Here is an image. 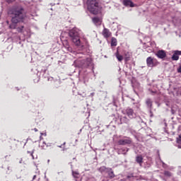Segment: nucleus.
Wrapping results in <instances>:
<instances>
[{"label": "nucleus", "mask_w": 181, "mask_h": 181, "mask_svg": "<svg viewBox=\"0 0 181 181\" xmlns=\"http://www.w3.org/2000/svg\"><path fill=\"white\" fill-rule=\"evenodd\" d=\"M34 131H35V132H37V129H34Z\"/></svg>", "instance_id": "24"}, {"label": "nucleus", "mask_w": 181, "mask_h": 181, "mask_svg": "<svg viewBox=\"0 0 181 181\" xmlns=\"http://www.w3.org/2000/svg\"><path fill=\"white\" fill-rule=\"evenodd\" d=\"M103 35L104 36V37H110V36H111V32H110V30L107 29V28H104L103 31Z\"/></svg>", "instance_id": "11"}, {"label": "nucleus", "mask_w": 181, "mask_h": 181, "mask_svg": "<svg viewBox=\"0 0 181 181\" xmlns=\"http://www.w3.org/2000/svg\"><path fill=\"white\" fill-rule=\"evenodd\" d=\"M46 146H47L46 143H45L44 141L40 143V148H41L42 149H45Z\"/></svg>", "instance_id": "17"}, {"label": "nucleus", "mask_w": 181, "mask_h": 181, "mask_svg": "<svg viewBox=\"0 0 181 181\" xmlns=\"http://www.w3.org/2000/svg\"><path fill=\"white\" fill-rule=\"evenodd\" d=\"M122 4L124 6H130V8H134V6H135V4L131 0H123Z\"/></svg>", "instance_id": "7"}, {"label": "nucleus", "mask_w": 181, "mask_h": 181, "mask_svg": "<svg viewBox=\"0 0 181 181\" xmlns=\"http://www.w3.org/2000/svg\"><path fill=\"white\" fill-rule=\"evenodd\" d=\"M159 59H165L166 57V52L163 50H159L156 54Z\"/></svg>", "instance_id": "8"}, {"label": "nucleus", "mask_w": 181, "mask_h": 181, "mask_svg": "<svg viewBox=\"0 0 181 181\" xmlns=\"http://www.w3.org/2000/svg\"><path fill=\"white\" fill-rule=\"evenodd\" d=\"M88 9L93 15L101 13L103 7L100 4V0H88Z\"/></svg>", "instance_id": "2"}, {"label": "nucleus", "mask_w": 181, "mask_h": 181, "mask_svg": "<svg viewBox=\"0 0 181 181\" xmlns=\"http://www.w3.org/2000/svg\"><path fill=\"white\" fill-rule=\"evenodd\" d=\"M176 142L178 148H181V134L177 137Z\"/></svg>", "instance_id": "14"}, {"label": "nucleus", "mask_w": 181, "mask_h": 181, "mask_svg": "<svg viewBox=\"0 0 181 181\" xmlns=\"http://www.w3.org/2000/svg\"><path fill=\"white\" fill-rule=\"evenodd\" d=\"M122 114H124V115H127V117L130 118V119H132V118H135V113L134 112V110L129 107L123 110Z\"/></svg>", "instance_id": "5"}, {"label": "nucleus", "mask_w": 181, "mask_h": 181, "mask_svg": "<svg viewBox=\"0 0 181 181\" xmlns=\"http://www.w3.org/2000/svg\"><path fill=\"white\" fill-rule=\"evenodd\" d=\"M92 21L93 23L96 25V26H100V25L103 23V18L94 17L92 18Z\"/></svg>", "instance_id": "6"}, {"label": "nucleus", "mask_w": 181, "mask_h": 181, "mask_svg": "<svg viewBox=\"0 0 181 181\" xmlns=\"http://www.w3.org/2000/svg\"><path fill=\"white\" fill-rule=\"evenodd\" d=\"M115 56L118 60V62H122V60H124V57L121 54H119V52H118V51H117Z\"/></svg>", "instance_id": "12"}, {"label": "nucleus", "mask_w": 181, "mask_h": 181, "mask_svg": "<svg viewBox=\"0 0 181 181\" xmlns=\"http://www.w3.org/2000/svg\"><path fill=\"white\" fill-rule=\"evenodd\" d=\"M136 161L137 162V163H139V165H141L144 162V158L141 157V156H139L136 157Z\"/></svg>", "instance_id": "13"}, {"label": "nucleus", "mask_w": 181, "mask_h": 181, "mask_svg": "<svg viewBox=\"0 0 181 181\" xmlns=\"http://www.w3.org/2000/svg\"><path fill=\"white\" fill-rule=\"evenodd\" d=\"M69 36L72 39V42L76 45H80V35L77 29L74 28L69 31Z\"/></svg>", "instance_id": "3"}, {"label": "nucleus", "mask_w": 181, "mask_h": 181, "mask_svg": "<svg viewBox=\"0 0 181 181\" xmlns=\"http://www.w3.org/2000/svg\"><path fill=\"white\" fill-rule=\"evenodd\" d=\"M119 145H129L131 144V139H121L118 141Z\"/></svg>", "instance_id": "10"}, {"label": "nucleus", "mask_w": 181, "mask_h": 181, "mask_svg": "<svg viewBox=\"0 0 181 181\" xmlns=\"http://www.w3.org/2000/svg\"><path fill=\"white\" fill-rule=\"evenodd\" d=\"M13 1H15V0H11V2ZM8 2H9V0H8Z\"/></svg>", "instance_id": "25"}, {"label": "nucleus", "mask_w": 181, "mask_h": 181, "mask_svg": "<svg viewBox=\"0 0 181 181\" xmlns=\"http://www.w3.org/2000/svg\"><path fill=\"white\" fill-rule=\"evenodd\" d=\"M146 63L148 67H155L159 64L158 60L155 58H152V57H148L146 59Z\"/></svg>", "instance_id": "4"}, {"label": "nucleus", "mask_w": 181, "mask_h": 181, "mask_svg": "<svg viewBox=\"0 0 181 181\" xmlns=\"http://www.w3.org/2000/svg\"><path fill=\"white\" fill-rule=\"evenodd\" d=\"M177 71H178V73H181V65L177 69Z\"/></svg>", "instance_id": "23"}, {"label": "nucleus", "mask_w": 181, "mask_h": 181, "mask_svg": "<svg viewBox=\"0 0 181 181\" xmlns=\"http://www.w3.org/2000/svg\"><path fill=\"white\" fill-rule=\"evenodd\" d=\"M179 56H181V51H179V50L174 51V54L172 57V60H175V61L179 60Z\"/></svg>", "instance_id": "9"}, {"label": "nucleus", "mask_w": 181, "mask_h": 181, "mask_svg": "<svg viewBox=\"0 0 181 181\" xmlns=\"http://www.w3.org/2000/svg\"><path fill=\"white\" fill-rule=\"evenodd\" d=\"M115 175H114V172H110V173H109V177L111 178V179H112L113 177H115Z\"/></svg>", "instance_id": "19"}, {"label": "nucleus", "mask_w": 181, "mask_h": 181, "mask_svg": "<svg viewBox=\"0 0 181 181\" xmlns=\"http://www.w3.org/2000/svg\"><path fill=\"white\" fill-rule=\"evenodd\" d=\"M124 56H125V60H126V61L129 60V57H127V54H125Z\"/></svg>", "instance_id": "22"}, {"label": "nucleus", "mask_w": 181, "mask_h": 181, "mask_svg": "<svg viewBox=\"0 0 181 181\" xmlns=\"http://www.w3.org/2000/svg\"><path fill=\"white\" fill-rule=\"evenodd\" d=\"M146 105L151 108L152 107V100L151 99H147L146 101Z\"/></svg>", "instance_id": "15"}, {"label": "nucleus", "mask_w": 181, "mask_h": 181, "mask_svg": "<svg viewBox=\"0 0 181 181\" xmlns=\"http://www.w3.org/2000/svg\"><path fill=\"white\" fill-rule=\"evenodd\" d=\"M72 175H73L74 177L78 178V176L80 174L77 171H73Z\"/></svg>", "instance_id": "18"}, {"label": "nucleus", "mask_w": 181, "mask_h": 181, "mask_svg": "<svg viewBox=\"0 0 181 181\" xmlns=\"http://www.w3.org/2000/svg\"><path fill=\"white\" fill-rule=\"evenodd\" d=\"M11 15L13 24L9 25L10 29H15L16 28L15 25L25 22V19H26V13L22 6L13 8L11 11Z\"/></svg>", "instance_id": "1"}, {"label": "nucleus", "mask_w": 181, "mask_h": 181, "mask_svg": "<svg viewBox=\"0 0 181 181\" xmlns=\"http://www.w3.org/2000/svg\"><path fill=\"white\" fill-rule=\"evenodd\" d=\"M165 176H172V174L169 171H165Z\"/></svg>", "instance_id": "20"}, {"label": "nucleus", "mask_w": 181, "mask_h": 181, "mask_svg": "<svg viewBox=\"0 0 181 181\" xmlns=\"http://www.w3.org/2000/svg\"><path fill=\"white\" fill-rule=\"evenodd\" d=\"M65 47L69 50V52H71V47H70L69 45H65Z\"/></svg>", "instance_id": "21"}, {"label": "nucleus", "mask_w": 181, "mask_h": 181, "mask_svg": "<svg viewBox=\"0 0 181 181\" xmlns=\"http://www.w3.org/2000/svg\"><path fill=\"white\" fill-rule=\"evenodd\" d=\"M111 46H117V39L115 37L112 38Z\"/></svg>", "instance_id": "16"}]
</instances>
